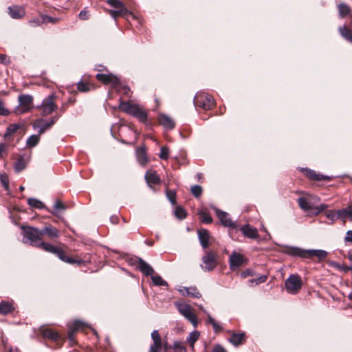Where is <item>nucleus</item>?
<instances>
[{"label": "nucleus", "instance_id": "nucleus-18", "mask_svg": "<svg viewBox=\"0 0 352 352\" xmlns=\"http://www.w3.org/2000/svg\"><path fill=\"white\" fill-rule=\"evenodd\" d=\"M198 237L203 248L206 249L209 245L210 234L207 230L199 229L197 232Z\"/></svg>", "mask_w": 352, "mask_h": 352}, {"label": "nucleus", "instance_id": "nucleus-4", "mask_svg": "<svg viewBox=\"0 0 352 352\" xmlns=\"http://www.w3.org/2000/svg\"><path fill=\"white\" fill-rule=\"evenodd\" d=\"M194 104L204 110H210L215 104L213 97L205 93L197 94L194 98Z\"/></svg>", "mask_w": 352, "mask_h": 352}, {"label": "nucleus", "instance_id": "nucleus-24", "mask_svg": "<svg viewBox=\"0 0 352 352\" xmlns=\"http://www.w3.org/2000/svg\"><path fill=\"white\" fill-rule=\"evenodd\" d=\"M305 175L309 178H310L311 179L314 180V181H321V180L329 181L331 179L330 177L318 174L314 170H312L310 169H305Z\"/></svg>", "mask_w": 352, "mask_h": 352}, {"label": "nucleus", "instance_id": "nucleus-3", "mask_svg": "<svg viewBox=\"0 0 352 352\" xmlns=\"http://www.w3.org/2000/svg\"><path fill=\"white\" fill-rule=\"evenodd\" d=\"M179 312L186 318L194 327H197L198 324V320L197 316L193 312L192 307L188 304L184 302H176L175 303Z\"/></svg>", "mask_w": 352, "mask_h": 352}, {"label": "nucleus", "instance_id": "nucleus-19", "mask_svg": "<svg viewBox=\"0 0 352 352\" xmlns=\"http://www.w3.org/2000/svg\"><path fill=\"white\" fill-rule=\"evenodd\" d=\"M138 267L140 271L145 276H152L154 274L153 267L142 258L138 260Z\"/></svg>", "mask_w": 352, "mask_h": 352}, {"label": "nucleus", "instance_id": "nucleus-27", "mask_svg": "<svg viewBox=\"0 0 352 352\" xmlns=\"http://www.w3.org/2000/svg\"><path fill=\"white\" fill-rule=\"evenodd\" d=\"M145 178L149 186L160 183V179L155 171H147L145 175Z\"/></svg>", "mask_w": 352, "mask_h": 352}, {"label": "nucleus", "instance_id": "nucleus-56", "mask_svg": "<svg viewBox=\"0 0 352 352\" xmlns=\"http://www.w3.org/2000/svg\"><path fill=\"white\" fill-rule=\"evenodd\" d=\"M166 196L168 197V199H169V201L172 203V204H175L176 200H175V192H173V191H170V190H167L166 191Z\"/></svg>", "mask_w": 352, "mask_h": 352}, {"label": "nucleus", "instance_id": "nucleus-25", "mask_svg": "<svg viewBox=\"0 0 352 352\" xmlns=\"http://www.w3.org/2000/svg\"><path fill=\"white\" fill-rule=\"evenodd\" d=\"M245 340V333H232L228 340L234 346H238L242 344L244 342Z\"/></svg>", "mask_w": 352, "mask_h": 352}, {"label": "nucleus", "instance_id": "nucleus-1", "mask_svg": "<svg viewBox=\"0 0 352 352\" xmlns=\"http://www.w3.org/2000/svg\"><path fill=\"white\" fill-rule=\"evenodd\" d=\"M120 109L124 112L138 118L142 123L147 122L146 112L138 104L131 103L130 102H122L119 105Z\"/></svg>", "mask_w": 352, "mask_h": 352}, {"label": "nucleus", "instance_id": "nucleus-26", "mask_svg": "<svg viewBox=\"0 0 352 352\" xmlns=\"http://www.w3.org/2000/svg\"><path fill=\"white\" fill-rule=\"evenodd\" d=\"M327 256V252L322 250H306V257L305 258H311L316 256L318 258L319 260H322L325 258Z\"/></svg>", "mask_w": 352, "mask_h": 352}, {"label": "nucleus", "instance_id": "nucleus-41", "mask_svg": "<svg viewBox=\"0 0 352 352\" xmlns=\"http://www.w3.org/2000/svg\"><path fill=\"white\" fill-rule=\"evenodd\" d=\"M267 276L265 275L260 276L256 278L250 279L249 280V284L250 285H257L258 284L263 283L267 280Z\"/></svg>", "mask_w": 352, "mask_h": 352}, {"label": "nucleus", "instance_id": "nucleus-14", "mask_svg": "<svg viewBox=\"0 0 352 352\" xmlns=\"http://www.w3.org/2000/svg\"><path fill=\"white\" fill-rule=\"evenodd\" d=\"M54 254H56L63 262H65V263H67L69 264L80 265L81 263H83L82 260H81V259L73 258L66 256L65 254V252L62 249H60V248H58L56 250V252H55Z\"/></svg>", "mask_w": 352, "mask_h": 352}, {"label": "nucleus", "instance_id": "nucleus-16", "mask_svg": "<svg viewBox=\"0 0 352 352\" xmlns=\"http://www.w3.org/2000/svg\"><path fill=\"white\" fill-rule=\"evenodd\" d=\"M241 230L248 238L256 239L258 237V233L256 228L250 226V225H245L241 228Z\"/></svg>", "mask_w": 352, "mask_h": 352}, {"label": "nucleus", "instance_id": "nucleus-12", "mask_svg": "<svg viewBox=\"0 0 352 352\" xmlns=\"http://www.w3.org/2000/svg\"><path fill=\"white\" fill-rule=\"evenodd\" d=\"M212 208L215 211V213L222 225L226 227H235V223L232 221L227 212L222 211L215 207H213Z\"/></svg>", "mask_w": 352, "mask_h": 352}, {"label": "nucleus", "instance_id": "nucleus-9", "mask_svg": "<svg viewBox=\"0 0 352 352\" xmlns=\"http://www.w3.org/2000/svg\"><path fill=\"white\" fill-rule=\"evenodd\" d=\"M247 262L248 259L245 256L236 251L232 252L229 258L230 267L232 271L237 270Z\"/></svg>", "mask_w": 352, "mask_h": 352}, {"label": "nucleus", "instance_id": "nucleus-43", "mask_svg": "<svg viewBox=\"0 0 352 352\" xmlns=\"http://www.w3.org/2000/svg\"><path fill=\"white\" fill-rule=\"evenodd\" d=\"M175 215L178 219H183L186 218V212L183 208H182L180 206H177L175 210Z\"/></svg>", "mask_w": 352, "mask_h": 352}, {"label": "nucleus", "instance_id": "nucleus-32", "mask_svg": "<svg viewBox=\"0 0 352 352\" xmlns=\"http://www.w3.org/2000/svg\"><path fill=\"white\" fill-rule=\"evenodd\" d=\"M339 32L342 37L346 40L352 42V30L347 28L346 26L340 27Z\"/></svg>", "mask_w": 352, "mask_h": 352}, {"label": "nucleus", "instance_id": "nucleus-64", "mask_svg": "<svg viewBox=\"0 0 352 352\" xmlns=\"http://www.w3.org/2000/svg\"><path fill=\"white\" fill-rule=\"evenodd\" d=\"M0 63H7V56L6 55L0 54Z\"/></svg>", "mask_w": 352, "mask_h": 352}, {"label": "nucleus", "instance_id": "nucleus-58", "mask_svg": "<svg viewBox=\"0 0 352 352\" xmlns=\"http://www.w3.org/2000/svg\"><path fill=\"white\" fill-rule=\"evenodd\" d=\"M42 20H43V22H44V23H54L56 21V19H53L52 17L47 16V15L43 16Z\"/></svg>", "mask_w": 352, "mask_h": 352}, {"label": "nucleus", "instance_id": "nucleus-6", "mask_svg": "<svg viewBox=\"0 0 352 352\" xmlns=\"http://www.w3.org/2000/svg\"><path fill=\"white\" fill-rule=\"evenodd\" d=\"M201 267L206 271H212L217 265V253L212 250L205 251L201 258Z\"/></svg>", "mask_w": 352, "mask_h": 352}, {"label": "nucleus", "instance_id": "nucleus-42", "mask_svg": "<svg viewBox=\"0 0 352 352\" xmlns=\"http://www.w3.org/2000/svg\"><path fill=\"white\" fill-rule=\"evenodd\" d=\"M162 349V341H154L153 344L151 346V352H161Z\"/></svg>", "mask_w": 352, "mask_h": 352}, {"label": "nucleus", "instance_id": "nucleus-37", "mask_svg": "<svg viewBox=\"0 0 352 352\" xmlns=\"http://www.w3.org/2000/svg\"><path fill=\"white\" fill-rule=\"evenodd\" d=\"M198 214L201 218V220L204 223H210L212 221V219L210 215L206 211L201 210L198 212Z\"/></svg>", "mask_w": 352, "mask_h": 352}, {"label": "nucleus", "instance_id": "nucleus-44", "mask_svg": "<svg viewBox=\"0 0 352 352\" xmlns=\"http://www.w3.org/2000/svg\"><path fill=\"white\" fill-rule=\"evenodd\" d=\"M338 218L341 219L344 223L346 221V219L348 217H350L346 208L341 210H338Z\"/></svg>", "mask_w": 352, "mask_h": 352}, {"label": "nucleus", "instance_id": "nucleus-10", "mask_svg": "<svg viewBox=\"0 0 352 352\" xmlns=\"http://www.w3.org/2000/svg\"><path fill=\"white\" fill-rule=\"evenodd\" d=\"M96 78L105 85H111L114 88L120 85L119 78L111 74H98Z\"/></svg>", "mask_w": 352, "mask_h": 352}, {"label": "nucleus", "instance_id": "nucleus-7", "mask_svg": "<svg viewBox=\"0 0 352 352\" xmlns=\"http://www.w3.org/2000/svg\"><path fill=\"white\" fill-rule=\"evenodd\" d=\"M285 285L288 293L295 294L300 289L302 283L298 275L292 274L285 280Z\"/></svg>", "mask_w": 352, "mask_h": 352}, {"label": "nucleus", "instance_id": "nucleus-52", "mask_svg": "<svg viewBox=\"0 0 352 352\" xmlns=\"http://www.w3.org/2000/svg\"><path fill=\"white\" fill-rule=\"evenodd\" d=\"M115 89H116L118 91H122L124 94H126L128 96H131L129 94L130 89L127 86L122 85L120 82V85L117 87H115Z\"/></svg>", "mask_w": 352, "mask_h": 352}, {"label": "nucleus", "instance_id": "nucleus-11", "mask_svg": "<svg viewBox=\"0 0 352 352\" xmlns=\"http://www.w3.org/2000/svg\"><path fill=\"white\" fill-rule=\"evenodd\" d=\"M57 118H54L50 122H47L43 119L36 120L34 122L32 126L34 129H38V134H43L45 130L52 127V126L55 123Z\"/></svg>", "mask_w": 352, "mask_h": 352}, {"label": "nucleus", "instance_id": "nucleus-29", "mask_svg": "<svg viewBox=\"0 0 352 352\" xmlns=\"http://www.w3.org/2000/svg\"><path fill=\"white\" fill-rule=\"evenodd\" d=\"M298 203L299 206L304 211L314 210V206H313L305 198L300 197L298 199Z\"/></svg>", "mask_w": 352, "mask_h": 352}, {"label": "nucleus", "instance_id": "nucleus-30", "mask_svg": "<svg viewBox=\"0 0 352 352\" xmlns=\"http://www.w3.org/2000/svg\"><path fill=\"white\" fill-rule=\"evenodd\" d=\"M43 336L52 340H57L59 338L58 333L51 329H45L42 331Z\"/></svg>", "mask_w": 352, "mask_h": 352}, {"label": "nucleus", "instance_id": "nucleus-40", "mask_svg": "<svg viewBox=\"0 0 352 352\" xmlns=\"http://www.w3.org/2000/svg\"><path fill=\"white\" fill-rule=\"evenodd\" d=\"M20 128V125L18 124H10L6 130L5 133V136H10L13 135L16 131Z\"/></svg>", "mask_w": 352, "mask_h": 352}, {"label": "nucleus", "instance_id": "nucleus-34", "mask_svg": "<svg viewBox=\"0 0 352 352\" xmlns=\"http://www.w3.org/2000/svg\"><path fill=\"white\" fill-rule=\"evenodd\" d=\"M38 248H42L45 251L52 254H55L56 250L58 249V248L55 247L54 245L43 241L41 242Z\"/></svg>", "mask_w": 352, "mask_h": 352}, {"label": "nucleus", "instance_id": "nucleus-61", "mask_svg": "<svg viewBox=\"0 0 352 352\" xmlns=\"http://www.w3.org/2000/svg\"><path fill=\"white\" fill-rule=\"evenodd\" d=\"M79 18L82 20H86L88 19L87 12L85 10H81L79 13Z\"/></svg>", "mask_w": 352, "mask_h": 352}, {"label": "nucleus", "instance_id": "nucleus-23", "mask_svg": "<svg viewBox=\"0 0 352 352\" xmlns=\"http://www.w3.org/2000/svg\"><path fill=\"white\" fill-rule=\"evenodd\" d=\"M285 252L292 256L306 257V250L296 247H287Z\"/></svg>", "mask_w": 352, "mask_h": 352}, {"label": "nucleus", "instance_id": "nucleus-33", "mask_svg": "<svg viewBox=\"0 0 352 352\" xmlns=\"http://www.w3.org/2000/svg\"><path fill=\"white\" fill-rule=\"evenodd\" d=\"M199 335L200 334L199 331H194L190 333L188 338H187V342L189 344L192 349L194 348L195 343L199 339Z\"/></svg>", "mask_w": 352, "mask_h": 352}, {"label": "nucleus", "instance_id": "nucleus-8", "mask_svg": "<svg viewBox=\"0 0 352 352\" xmlns=\"http://www.w3.org/2000/svg\"><path fill=\"white\" fill-rule=\"evenodd\" d=\"M54 98L53 94L48 96L43 100L42 104L37 107L41 111V116H47L56 109L57 106L54 102Z\"/></svg>", "mask_w": 352, "mask_h": 352}, {"label": "nucleus", "instance_id": "nucleus-50", "mask_svg": "<svg viewBox=\"0 0 352 352\" xmlns=\"http://www.w3.org/2000/svg\"><path fill=\"white\" fill-rule=\"evenodd\" d=\"M169 156L168 148L166 146H162L160 149V158L162 160H167Z\"/></svg>", "mask_w": 352, "mask_h": 352}, {"label": "nucleus", "instance_id": "nucleus-15", "mask_svg": "<svg viewBox=\"0 0 352 352\" xmlns=\"http://www.w3.org/2000/svg\"><path fill=\"white\" fill-rule=\"evenodd\" d=\"M14 310V301L11 300H2L0 302V314L8 315Z\"/></svg>", "mask_w": 352, "mask_h": 352}, {"label": "nucleus", "instance_id": "nucleus-57", "mask_svg": "<svg viewBox=\"0 0 352 352\" xmlns=\"http://www.w3.org/2000/svg\"><path fill=\"white\" fill-rule=\"evenodd\" d=\"M151 338L154 341H160L162 340L161 336L157 330H154L151 333Z\"/></svg>", "mask_w": 352, "mask_h": 352}, {"label": "nucleus", "instance_id": "nucleus-54", "mask_svg": "<svg viewBox=\"0 0 352 352\" xmlns=\"http://www.w3.org/2000/svg\"><path fill=\"white\" fill-rule=\"evenodd\" d=\"M327 208V205L322 204L318 206L314 207V213L318 214L324 211Z\"/></svg>", "mask_w": 352, "mask_h": 352}, {"label": "nucleus", "instance_id": "nucleus-31", "mask_svg": "<svg viewBox=\"0 0 352 352\" xmlns=\"http://www.w3.org/2000/svg\"><path fill=\"white\" fill-rule=\"evenodd\" d=\"M28 204L30 206L38 208V209H44L45 208V205L39 199L36 198H29L28 199Z\"/></svg>", "mask_w": 352, "mask_h": 352}, {"label": "nucleus", "instance_id": "nucleus-47", "mask_svg": "<svg viewBox=\"0 0 352 352\" xmlns=\"http://www.w3.org/2000/svg\"><path fill=\"white\" fill-rule=\"evenodd\" d=\"M25 164L23 159H19L14 164V169L16 172H20L25 168Z\"/></svg>", "mask_w": 352, "mask_h": 352}, {"label": "nucleus", "instance_id": "nucleus-39", "mask_svg": "<svg viewBox=\"0 0 352 352\" xmlns=\"http://www.w3.org/2000/svg\"><path fill=\"white\" fill-rule=\"evenodd\" d=\"M39 135V134L31 135L27 140V146L31 148L35 146L40 140Z\"/></svg>", "mask_w": 352, "mask_h": 352}, {"label": "nucleus", "instance_id": "nucleus-17", "mask_svg": "<svg viewBox=\"0 0 352 352\" xmlns=\"http://www.w3.org/2000/svg\"><path fill=\"white\" fill-rule=\"evenodd\" d=\"M179 292L183 295L193 298H199L201 297V294L197 290V289L195 287H181L179 289Z\"/></svg>", "mask_w": 352, "mask_h": 352}, {"label": "nucleus", "instance_id": "nucleus-35", "mask_svg": "<svg viewBox=\"0 0 352 352\" xmlns=\"http://www.w3.org/2000/svg\"><path fill=\"white\" fill-rule=\"evenodd\" d=\"M339 14L341 17H345L351 12L350 7L345 3H340L338 6Z\"/></svg>", "mask_w": 352, "mask_h": 352}, {"label": "nucleus", "instance_id": "nucleus-5", "mask_svg": "<svg viewBox=\"0 0 352 352\" xmlns=\"http://www.w3.org/2000/svg\"><path fill=\"white\" fill-rule=\"evenodd\" d=\"M18 100L19 105L14 109V112L16 114H24L31 110L33 102V97L31 95H20L18 98Z\"/></svg>", "mask_w": 352, "mask_h": 352}, {"label": "nucleus", "instance_id": "nucleus-51", "mask_svg": "<svg viewBox=\"0 0 352 352\" xmlns=\"http://www.w3.org/2000/svg\"><path fill=\"white\" fill-rule=\"evenodd\" d=\"M0 181L6 190L9 187V179L6 174H0Z\"/></svg>", "mask_w": 352, "mask_h": 352}, {"label": "nucleus", "instance_id": "nucleus-38", "mask_svg": "<svg viewBox=\"0 0 352 352\" xmlns=\"http://www.w3.org/2000/svg\"><path fill=\"white\" fill-rule=\"evenodd\" d=\"M65 205L63 202L57 200L54 205V210H50L49 208H46V210L52 214L56 215V211L60 210H65Z\"/></svg>", "mask_w": 352, "mask_h": 352}, {"label": "nucleus", "instance_id": "nucleus-55", "mask_svg": "<svg viewBox=\"0 0 352 352\" xmlns=\"http://www.w3.org/2000/svg\"><path fill=\"white\" fill-rule=\"evenodd\" d=\"M173 349L176 351H185V347L183 346V343L180 341H176L173 344Z\"/></svg>", "mask_w": 352, "mask_h": 352}, {"label": "nucleus", "instance_id": "nucleus-2", "mask_svg": "<svg viewBox=\"0 0 352 352\" xmlns=\"http://www.w3.org/2000/svg\"><path fill=\"white\" fill-rule=\"evenodd\" d=\"M21 229L23 230V243L38 247L43 238L41 230L31 226H21Z\"/></svg>", "mask_w": 352, "mask_h": 352}, {"label": "nucleus", "instance_id": "nucleus-60", "mask_svg": "<svg viewBox=\"0 0 352 352\" xmlns=\"http://www.w3.org/2000/svg\"><path fill=\"white\" fill-rule=\"evenodd\" d=\"M83 326H84L83 322H80V321H76L73 324V327H74V330H78L79 329H82V328H83Z\"/></svg>", "mask_w": 352, "mask_h": 352}, {"label": "nucleus", "instance_id": "nucleus-49", "mask_svg": "<svg viewBox=\"0 0 352 352\" xmlns=\"http://www.w3.org/2000/svg\"><path fill=\"white\" fill-rule=\"evenodd\" d=\"M77 88L82 92H87L90 89L89 85L84 82H79L77 85Z\"/></svg>", "mask_w": 352, "mask_h": 352}, {"label": "nucleus", "instance_id": "nucleus-20", "mask_svg": "<svg viewBox=\"0 0 352 352\" xmlns=\"http://www.w3.org/2000/svg\"><path fill=\"white\" fill-rule=\"evenodd\" d=\"M9 14L13 19H21L25 15V10L22 7L12 6L9 7Z\"/></svg>", "mask_w": 352, "mask_h": 352}, {"label": "nucleus", "instance_id": "nucleus-13", "mask_svg": "<svg viewBox=\"0 0 352 352\" xmlns=\"http://www.w3.org/2000/svg\"><path fill=\"white\" fill-rule=\"evenodd\" d=\"M41 232L43 236L45 234L49 239L52 240L56 239L60 236L59 230L50 224L45 226L41 230Z\"/></svg>", "mask_w": 352, "mask_h": 352}, {"label": "nucleus", "instance_id": "nucleus-22", "mask_svg": "<svg viewBox=\"0 0 352 352\" xmlns=\"http://www.w3.org/2000/svg\"><path fill=\"white\" fill-rule=\"evenodd\" d=\"M136 157L138 162L141 165L144 166L148 163V159L147 157L146 148L144 146L140 147L136 149Z\"/></svg>", "mask_w": 352, "mask_h": 352}, {"label": "nucleus", "instance_id": "nucleus-48", "mask_svg": "<svg viewBox=\"0 0 352 352\" xmlns=\"http://www.w3.org/2000/svg\"><path fill=\"white\" fill-rule=\"evenodd\" d=\"M325 215H326L327 219H330L331 221H334L336 219H338V210H336V211H334V210H327L325 212Z\"/></svg>", "mask_w": 352, "mask_h": 352}, {"label": "nucleus", "instance_id": "nucleus-53", "mask_svg": "<svg viewBox=\"0 0 352 352\" xmlns=\"http://www.w3.org/2000/svg\"><path fill=\"white\" fill-rule=\"evenodd\" d=\"M10 114V111L5 107L3 102L0 100V116H7Z\"/></svg>", "mask_w": 352, "mask_h": 352}, {"label": "nucleus", "instance_id": "nucleus-36", "mask_svg": "<svg viewBox=\"0 0 352 352\" xmlns=\"http://www.w3.org/2000/svg\"><path fill=\"white\" fill-rule=\"evenodd\" d=\"M151 276V280L155 285L157 286H168V283L166 281L163 280V278L158 274H153Z\"/></svg>", "mask_w": 352, "mask_h": 352}, {"label": "nucleus", "instance_id": "nucleus-59", "mask_svg": "<svg viewBox=\"0 0 352 352\" xmlns=\"http://www.w3.org/2000/svg\"><path fill=\"white\" fill-rule=\"evenodd\" d=\"M344 241L346 243H352V230H349L346 232V236L344 237Z\"/></svg>", "mask_w": 352, "mask_h": 352}, {"label": "nucleus", "instance_id": "nucleus-62", "mask_svg": "<svg viewBox=\"0 0 352 352\" xmlns=\"http://www.w3.org/2000/svg\"><path fill=\"white\" fill-rule=\"evenodd\" d=\"M212 326L216 332H219L222 330V327L216 321L212 324Z\"/></svg>", "mask_w": 352, "mask_h": 352}, {"label": "nucleus", "instance_id": "nucleus-63", "mask_svg": "<svg viewBox=\"0 0 352 352\" xmlns=\"http://www.w3.org/2000/svg\"><path fill=\"white\" fill-rule=\"evenodd\" d=\"M212 352H226V351L221 346L216 345V346H214Z\"/></svg>", "mask_w": 352, "mask_h": 352}, {"label": "nucleus", "instance_id": "nucleus-21", "mask_svg": "<svg viewBox=\"0 0 352 352\" xmlns=\"http://www.w3.org/2000/svg\"><path fill=\"white\" fill-rule=\"evenodd\" d=\"M158 120L160 124L167 129H172L175 127L173 119L165 114L160 115Z\"/></svg>", "mask_w": 352, "mask_h": 352}, {"label": "nucleus", "instance_id": "nucleus-28", "mask_svg": "<svg viewBox=\"0 0 352 352\" xmlns=\"http://www.w3.org/2000/svg\"><path fill=\"white\" fill-rule=\"evenodd\" d=\"M107 2L109 6L115 8L116 10L122 11L124 13H129L123 3L119 0H107Z\"/></svg>", "mask_w": 352, "mask_h": 352}, {"label": "nucleus", "instance_id": "nucleus-45", "mask_svg": "<svg viewBox=\"0 0 352 352\" xmlns=\"http://www.w3.org/2000/svg\"><path fill=\"white\" fill-rule=\"evenodd\" d=\"M191 193L195 197H199L202 194V188L199 185H195L191 187Z\"/></svg>", "mask_w": 352, "mask_h": 352}, {"label": "nucleus", "instance_id": "nucleus-46", "mask_svg": "<svg viewBox=\"0 0 352 352\" xmlns=\"http://www.w3.org/2000/svg\"><path fill=\"white\" fill-rule=\"evenodd\" d=\"M105 11L109 13L114 19H116L119 16H124L128 13H124V12L120 10H111L106 9Z\"/></svg>", "mask_w": 352, "mask_h": 352}]
</instances>
